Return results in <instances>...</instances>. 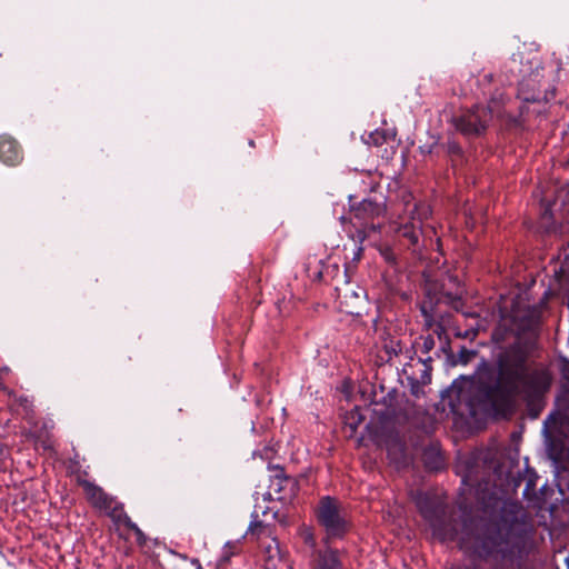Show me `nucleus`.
Returning a JSON list of instances; mask_svg holds the SVG:
<instances>
[{
	"label": "nucleus",
	"instance_id": "f257e3e1",
	"mask_svg": "<svg viewBox=\"0 0 569 569\" xmlns=\"http://www.w3.org/2000/svg\"><path fill=\"white\" fill-rule=\"evenodd\" d=\"M416 506L440 541H457L475 558L451 569H505L519 565L528 552V535L516 517H500L481 525L448 515V505L437 495L419 492Z\"/></svg>",
	"mask_w": 569,
	"mask_h": 569
},
{
	"label": "nucleus",
	"instance_id": "f03ea898",
	"mask_svg": "<svg viewBox=\"0 0 569 569\" xmlns=\"http://www.w3.org/2000/svg\"><path fill=\"white\" fill-rule=\"evenodd\" d=\"M532 350V341L517 336L498 352L495 366L482 361L475 400L497 417L510 416L520 397L528 405L540 401L550 388L551 377L543 368L530 367Z\"/></svg>",
	"mask_w": 569,
	"mask_h": 569
},
{
	"label": "nucleus",
	"instance_id": "7ed1b4c3",
	"mask_svg": "<svg viewBox=\"0 0 569 569\" xmlns=\"http://www.w3.org/2000/svg\"><path fill=\"white\" fill-rule=\"evenodd\" d=\"M422 298L419 302V310L425 320L427 329L441 340L446 335V327L450 323L452 311H459L462 299L458 293L445 291L443 284L428 274H422L421 283Z\"/></svg>",
	"mask_w": 569,
	"mask_h": 569
},
{
	"label": "nucleus",
	"instance_id": "20e7f679",
	"mask_svg": "<svg viewBox=\"0 0 569 569\" xmlns=\"http://www.w3.org/2000/svg\"><path fill=\"white\" fill-rule=\"evenodd\" d=\"M502 94L492 96L487 107L475 104L465 110L460 116L453 118V123L459 132L468 138H476L483 134L492 120L493 113H497L500 107Z\"/></svg>",
	"mask_w": 569,
	"mask_h": 569
},
{
	"label": "nucleus",
	"instance_id": "39448f33",
	"mask_svg": "<svg viewBox=\"0 0 569 569\" xmlns=\"http://www.w3.org/2000/svg\"><path fill=\"white\" fill-rule=\"evenodd\" d=\"M316 518L326 532V543L335 539H342L350 530V522L342 515L340 503L333 497L325 496L319 500Z\"/></svg>",
	"mask_w": 569,
	"mask_h": 569
},
{
	"label": "nucleus",
	"instance_id": "423d86ee",
	"mask_svg": "<svg viewBox=\"0 0 569 569\" xmlns=\"http://www.w3.org/2000/svg\"><path fill=\"white\" fill-rule=\"evenodd\" d=\"M556 96V88H542L540 83L539 67L536 71L523 77L518 84V99L522 104L519 107V114L512 117L516 126H522L526 114L529 112V103L541 104V101L549 102Z\"/></svg>",
	"mask_w": 569,
	"mask_h": 569
},
{
	"label": "nucleus",
	"instance_id": "0eeeda50",
	"mask_svg": "<svg viewBox=\"0 0 569 569\" xmlns=\"http://www.w3.org/2000/svg\"><path fill=\"white\" fill-rule=\"evenodd\" d=\"M409 220H405V216H398L401 221H393L390 224V229L395 232L397 239L408 249L415 248L419 243V239L422 234L420 219L421 216H407Z\"/></svg>",
	"mask_w": 569,
	"mask_h": 569
},
{
	"label": "nucleus",
	"instance_id": "6e6552de",
	"mask_svg": "<svg viewBox=\"0 0 569 569\" xmlns=\"http://www.w3.org/2000/svg\"><path fill=\"white\" fill-rule=\"evenodd\" d=\"M272 471L269 488L279 496L277 499L282 502H291L299 492V481L289 477L280 466L270 467Z\"/></svg>",
	"mask_w": 569,
	"mask_h": 569
},
{
	"label": "nucleus",
	"instance_id": "1a4fd4ad",
	"mask_svg": "<svg viewBox=\"0 0 569 569\" xmlns=\"http://www.w3.org/2000/svg\"><path fill=\"white\" fill-rule=\"evenodd\" d=\"M365 216H353L356 221L352 220V216H340L342 224L350 223L355 230H348L350 237L358 242H363L372 233L379 232L380 223L367 222L363 220Z\"/></svg>",
	"mask_w": 569,
	"mask_h": 569
},
{
	"label": "nucleus",
	"instance_id": "9d476101",
	"mask_svg": "<svg viewBox=\"0 0 569 569\" xmlns=\"http://www.w3.org/2000/svg\"><path fill=\"white\" fill-rule=\"evenodd\" d=\"M78 483L94 508L104 511L106 508L110 507V503H114V497L107 493L100 486L84 479H79Z\"/></svg>",
	"mask_w": 569,
	"mask_h": 569
},
{
	"label": "nucleus",
	"instance_id": "9b49d317",
	"mask_svg": "<svg viewBox=\"0 0 569 569\" xmlns=\"http://www.w3.org/2000/svg\"><path fill=\"white\" fill-rule=\"evenodd\" d=\"M104 512L108 515V517L111 518V520L117 525L124 526L128 530L132 531L137 540L140 541L144 539V533L142 530L134 523L131 518L127 515L124 511V506L122 502L118 501L114 498V503H110L109 508L104 509Z\"/></svg>",
	"mask_w": 569,
	"mask_h": 569
},
{
	"label": "nucleus",
	"instance_id": "f8f14e48",
	"mask_svg": "<svg viewBox=\"0 0 569 569\" xmlns=\"http://www.w3.org/2000/svg\"><path fill=\"white\" fill-rule=\"evenodd\" d=\"M22 159L23 154L18 141L9 134L0 136V161L7 166H17Z\"/></svg>",
	"mask_w": 569,
	"mask_h": 569
},
{
	"label": "nucleus",
	"instance_id": "ddd939ff",
	"mask_svg": "<svg viewBox=\"0 0 569 569\" xmlns=\"http://www.w3.org/2000/svg\"><path fill=\"white\" fill-rule=\"evenodd\" d=\"M538 475L536 471L529 467L526 468L523 475H519L518 478L513 480V487L517 489L522 481L526 482L525 489L522 491L523 498L531 500L536 497V487H537Z\"/></svg>",
	"mask_w": 569,
	"mask_h": 569
},
{
	"label": "nucleus",
	"instance_id": "4468645a",
	"mask_svg": "<svg viewBox=\"0 0 569 569\" xmlns=\"http://www.w3.org/2000/svg\"><path fill=\"white\" fill-rule=\"evenodd\" d=\"M425 467L430 471H439L445 467V458L436 445H430L422 452Z\"/></svg>",
	"mask_w": 569,
	"mask_h": 569
},
{
	"label": "nucleus",
	"instance_id": "2eb2a0df",
	"mask_svg": "<svg viewBox=\"0 0 569 569\" xmlns=\"http://www.w3.org/2000/svg\"><path fill=\"white\" fill-rule=\"evenodd\" d=\"M317 569H343L342 561L339 556V550L327 548L319 552Z\"/></svg>",
	"mask_w": 569,
	"mask_h": 569
},
{
	"label": "nucleus",
	"instance_id": "dca6fc26",
	"mask_svg": "<svg viewBox=\"0 0 569 569\" xmlns=\"http://www.w3.org/2000/svg\"><path fill=\"white\" fill-rule=\"evenodd\" d=\"M547 103L548 102H545V101H541V104L529 103V112H528V114H526L522 126H516L515 122L512 121V117H510V119H509V124L513 128L523 129L526 126V122L528 121V119L530 118L531 114H535L537 118H546L547 117V107H546Z\"/></svg>",
	"mask_w": 569,
	"mask_h": 569
},
{
	"label": "nucleus",
	"instance_id": "f3484780",
	"mask_svg": "<svg viewBox=\"0 0 569 569\" xmlns=\"http://www.w3.org/2000/svg\"><path fill=\"white\" fill-rule=\"evenodd\" d=\"M433 358L431 356H427L426 358L419 357L418 362L422 365V369L419 377H415V380H418L420 383L427 386L431 382V372H432V363Z\"/></svg>",
	"mask_w": 569,
	"mask_h": 569
},
{
	"label": "nucleus",
	"instance_id": "a211bd4d",
	"mask_svg": "<svg viewBox=\"0 0 569 569\" xmlns=\"http://www.w3.org/2000/svg\"><path fill=\"white\" fill-rule=\"evenodd\" d=\"M436 341L432 335L419 337L412 345L415 352H420L422 356L428 355L435 349Z\"/></svg>",
	"mask_w": 569,
	"mask_h": 569
},
{
	"label": "nucleus",
	"instance_id": "6ab92c4d",
	"mask_svg": "<svg viewBox=\"0 0 569 569\" xmlns=\"http://www.w3.org/2000/svg\"><path fill=\"white\" fill-rule=\"evenodd\" d=\"M511 335H513V329L512 328L507 327L503 323H499L493 329L491 337H492V340L496 343H502V342H506Z\"/></svg>",
	"mask_w": 569,
	"mask_h": 569
},
{
	"label": "nucleus",
	"instance_id": "aec40b11",
	"mask_svg": "<svg viewBox=\"0 0 569 569\" xmlns=\"http://www.w3.org/2000/svg\"><path fill=\"white\" fill-rule=\"evenodd\" d=\"M358 213H381L380 203L368 198L362 199L359 202Z\"/></svg>",
	"mask_w": 569,
	"mask_h": 569
},
{
	"label": "nucleus",
	"instance_id": "412c9836",
	"mask_svg": "<svg viewBox=\"0 0 569 569\" xmlns=\"http://www.w3.org/2000/svg\"><path fill=\"white\" fill-rule=\"evenodd\" d=\"M387 140L388 133L386 131L375 130L369 134L368 140L366 142L373 146H381L385 142H387Z\"/></svg>",
	"mask_w": 569,
	"mask_h": 569
},
{
	"label": "nucleus",
	"instance_id": "4be33fe9",
	"mask_svg": "<svg viewBox=\"0 0 569 569\" xmlns=\"http://www.w3.org/2000/svg\"><path fill=\"white\" fill-rule=\"evenodd\" d=\"M365 420V417L361 415L360 409L356 408L350 411L347 416V425L351 427L352 430H356L357 427Z\"/></svg>",
	"mask_w": 569,
	"mask_h": 569
},
{
	"label": "nucleus",
	"instance_id": "5701e85b",
	"mask_svg": "<svg viewBox=\"0 0 569 569\" xmlns=\"http://www.w3.org/2000/svg\"><path fill=\"white\" fill-rule=\"evenodd\" d=\"M477 356V351L461 347L457 355V363L467 365Z\"/></svg>",
	"mask_w": 569,
	"mask_h": 569
},
{
	"label": "nucleus",
	"instance_id": "b1692460",
	"mask_svg": "<svg viewBox=\"0 0 569 569\" xmlns=\"http://www.w3.org/2000/svg\"><path fill=\"white\" fill-rule=\"evenodd\" d=\"M303 543L313 549L316 547V538L310 528H302L299 532Z\"/></svg>",
	"mask_w": 569,
	"mask_h": 569
},
{
	"label": "nucleus",
	"instance_id": "393cba45",
	"mask_svg": "<svg viewBox=\"0 0 569 569\" xmlns=\"http://www.w3.org/2000/svg\"><path fill=\"white\" fill-rule=\"evenodd\" d=\"M379 251L386 262H388L389 264L397 263V256L391 247L382 246V247H380Z\"/></svg>",
	"mask_w": 569,
	"mask_h": 569
},
{
	"label": "nucleus",
	"instance_id": "a878e982",
	"mask_svg": "<svg viewBox=\"0 0 569 569\" xmlns=\"http://www.w3.org/2000/svg\"><path fill=\"white\" fill-rule=\"evenodd\" d=\"M446 151L448 154L456 156V157H461L463 154V150H462L461 146L455 140H449L447 142Z\"/></svg>",
	"mask_w": 569,
	"mask_h": 569
},
{
	"label": "nucleus",
	"instance_id": "bb28decb",
	"mask_svg": "<svg viewBox=\"0 0 569 569\" xmlns=\"http://www.w3.org/2000/svg\"><path fill=\"white\" fill-rule=\"evenodd\" d=\"M408 380L410 382V392L416 398H419L421 395H423L422 387L425 385L420 383L418 380H415V377H408Z\"/></svg>",
	"mask_w": 569,
	"mask_h": 569
},
{
	"label": "nucleus",
	"instance_id": "cd10ccee",
	"mask_svg": "<svg viewBox=\"0 0 569 569\" xmlns=\"http://www.w3.org/2000/svg\"><path fill=\"white\" fill-rule=\"evenodd\" d=\"M386 351L389 353V355H395L397 356L399 352H401V348H400V342H393V341H390V345H386L385 347Z\"/></svg>",
	"mask_w": 569,
	"mask_h": 569
},
{
	"label": "nucleus",
	"instance_id": "c85d7f7f",
	"mask_svg": "<svg viewBox=\"0 0 569 569\" xmlns=\"http://www.w3.org/2000/svg\"><path fill=\"white\" fill-rule=\"evenodd\" d=\"M253 520L249 526V531L252 533L258 532V529L262 528V522L258 520V515L256 512L252 513Z\"/></svg>",
	"mask_w": 569,
	"mask_h": 569
},
{
	"label": "nucleus",
	"instance_id": "c756f323",
	"mask_svg": "<svg viewBox=\"0 0 569 569\" xmlns=\"http://www.w3.org/2000/svg\"><path fill=\"white\" fill-rule=\"evenodd\" d=\"M17 402L23 407L26 410L30 409L32 403L31 401L28 399L27 396H20L17 398Z\"/></svg>",
	"mask_w": 569,
	"mask_h": 569
},
{
	"label": "nucleus",
	"instance_id": "7c9ffc66",
	"mask_svg": "<svg viewBox=\"0 0 569 569\" xmlns=\"http://www.w3.org/2000/svg\"><path fill=\"white\" fill-rule=\"evenodd\" d=\"M10 372V368L9 367H2L0 368V389L1 390H7V387L2 383V379L6 375H8Z\"/></svg>",
	"mask_w": 569,
	"mask_h": 569
},
{
	"label": "nucleus",
	"instance_id": "2f4dec72",
	"mask_svg": "<svg viewBox=\"0 0 569 569\" xmlns=\"http://www.w3.org/2000/svg\"><path fill=\"white\" fill-rule=\"evenodd\" d=\"M272 518L280 521V522H283L284 520V516L283 515H280L279 511H274L273 515H272Z\"/></svg>",
	"mask_w": 569,
	"mask_h": 569
},
{
	"label": "nucleus",
	"instance_id": "473e14b6",
	"mask_svg": "<svg viewBox=\"0 0 569 569\" xmlns=\"http://www.w3.org/2000/svg\"><path fill=\"white\" fill-rule=\"evenodd\" d=\"M492 79H493V74L492 73H487V74L483 76L482 81L487 82V83H490L492 81Z\"/></svg>",
	"mask_w": 569,
	"mask_h": 569
},
{
	"label": "nucleus",
	"instance_id": "72a5a7b5",
	"mask_svg": "<svg viewBox=\"0 0 569 569\" xmlns=\"http://www.w3.org/2000/svg\"><path fill=\"white\" fill-rule=\"evenodd\" d=\"M192 563H194L197 566V569H202L201 563L198 559H193Z\"/></svg>",
	"mask_w": 569,
	"mask_h": 569
},
{
	"label": "nucleus",
	"instance_id": "f704fd0d",
	"mask_svg": "<svg viewBox=\"0 0 569 569\" xmlns=\"http://www.w3.org/2000/svg\"><path fill=\"white\" fill-rule=\"evenodd\" d=\"M349 203H350L351 210H353L356 203L353 202V198L351 196L349 197Z\"/></svg>",
	"mask_w": 569,
	"mask_h": 569
},
{
	"label": "nucleus",
	"instance_id": "c9c22d12",
	"mask_svg": "<svg viewBox=\"0 0 569 569\" xmlns=\"http://www.w3.org/2000/svg\"><path fill=\"white\" fill-rule=\"evenodd\" d=\"M447 348H449V343H448V342L446 343V346H442V347H441V350L446 352V351H447Z\"/></svg>",
	"mask_w": 569,
	"mask_h": 569
},
{
	"label": "nucleus",
	"instance_id": "e433bc0d",
	"mask_svg": "<svg viewBox=\"0 0 569 569\" xmlns=\"http://www.w3.org/2000/svg\"><path fill=\"white\" fill-rule=\"evenodd\" d=\"M249 144H250L251 147H254V141H253V140H250V141H249Z\"/></svg>",
	"mask_w": 569,
	"mask_h": 569
},
{
	"label": "nucleus",
	"instance_id": "4c0bfd02",
	"mask_svg": "<svg viewBox=\"0 0 569 569\" xmlns=\"http://www.w3.org/2000/svg\"><path fill=\"white\" fill-rule=\"evenodd\" d=\"M267 512H268V510L266 509V510L262 511V515L266 516Z\"/></svg>",
	"mask_w": 569,
	"mask_h": 569
},
{
	"label": "nucleus",
	"instance_id": "58836bf2",
	"mask_svg": "<svg viewBox=\"0 0 569 569\" xmlns=\"http://www.w3.org/2000/svg\"><path fill=\"white\" fill-rule=\"evenodd\" d=\"M266 568H267V569H271V568H270V563H269V562L267 563V567H266Z\"/></svg>",
	"mask_w": 569,
	"mask_h": 569
}]
</instances>
